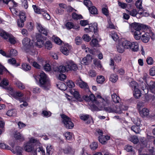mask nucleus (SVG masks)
Instances as JSON below:
<instances>
[{"mask_svg":"<svg viewBox=\"0 0 155 155\" xmlns=\"http://www.w3.org/2000/svg\"><path fill=\"white\" fill-rule=\"evenodd\" d=\"M97 97L101 102V103L98 104V107L101 108V110H104L106 112L109 113L114 112V105L110 106L109 98H103L100 95H97Z\"/></svg>","mask_w":155,"mask_h":155,"instance_id":"obj_1","label":"nucleus"},{"mask_svg":"<svg viewBox=\"0 0 155 155\" xmlns=\"http://www.w3.org/2000/svg\"><path fill=\"white\" fill-rule=\"evenodd\" d=\"M22 44L26 53L31 55L35 54V50L32 45V42L29 38H24L22 41Z\"/></svg>","mask_w":155,"mask_h":155,"instance_id":"obj_2","label":"nucleus"},{"mask_svg":"<svg viewBox=\"0 0 155 155\" xmlns=\"http://www.w3.org/2000/svg\"><path fill=\"white\" fill-rule=\"evenodd\" d=\"M39 85L40 87L45 90L48 89L50 87V82L46 74L43 72L40 75Z\"/></svg>","mask_w":155,"mask_h":155,"instance_id":"obj_3","label":"nucleus"},{"mask_svg":"<svg viewBox=\"0 0 155 155\" xmlns=\"http://www.w3.org/2000/svg\"><path fill=\"white\" fill-rule=\"evenodd\" d=\"M122 45L126 49H130L132 51H137L139 50V45L136 42H131L125 41L122 42Z\"/></svg>","mask_w":155,"mask_h":155,"instance_id":"obj_4","label":"nucleus"},{"mask_svg":"<svg viewBox=\"0 0 155 155\" xmlns=\"http://www.w3.org/2000/svg\"><path fill=\"white\" fill-rule=\"evenodd\" d=\"M61 117L65 127L68 129H72L74 126V124L71 122L70 118L64 114L61 115Z\"/></svg>","mask_w":155,"mask_h":155,"instance_id":"obj_5","label":"nucleus"},{"mask_svg":"<svg viewBox=\"0 0 155 155\" xmlns=\"http://www.w3.org/2000/svg\"><path fill=\"white\" fill-rule=\"evenodd\" d=\"M0 36L5 39L8 38L9 42L12 44H14L16 41L15 38L11 35H10L3 30L0 31Z\"/></svg>","mask_w":155,"mask_h":155,"instance_id":"obj_6","label":"nucleus"},{"mask_svg":"<svg viewBox=\"0 0 155 155\" xmlns=\"http://www.w3.org/2000/svg\"><path fill=\"white\" fill-rule=\"evenodd\" d=\"M88 92L89 94H90V95L89 96L87 95H84L83 96L84 99L88 101H91L95 103L98 106V104L101 103V102L99 100V99L97 97V95L96 96V97H95L93 94H91V93H90L89 92Z\"/></svg>","mask_w":155,"mask_h":155,"instance_id":"obj_7","label":"nucleus"},{"mask_svg":"<svg viewBox=\"0 0 155 155\" xmlns=\"http://www.w3.org/2000/svg\"><path fill=\"white\" fill-rule=\"evenodd\" d=\"M37 42L35 45L39 48H41L44 44L43 40L46 39V38L42 36L41 34H38L36 35Z\"/></svg>","mask_w":155,"mask_h":155,"instance_id":"obj_8","label":"nucleus"},{"mask_svg":"<svg viewBox=\"0 0 155 155\" xmlns=\"http://www.w3.org/2000/svg\"><path fill=\"white\" fill-rule=\"evenodd\" d=\"M76 84L81 88L83 89L87 92H88L91 93L87 83L82 81L81 79H80V80H77Z\"/></svg>","mask_w":155,"mask_h":155,"instance_id":"obj_9","label":"nucleus"},{"mask_svg":"<svg viewBox=\"0 0 155 155\" xmlns=\"http://www.w3.org/2000/svg\"><path fill=\"white\" fill-rule=\"evenodd\" d=\"M8 92L10 96L18 100L19 97H22L23 96V93L19 91L16 92L10 88L8 89Z\"/></svg>","mask_w":155,"mask_h":155,"instance_id":"obj_10","label":"nucleus"},{"mask_svg":"<svg viewBox=\"0 0 155 155\" xmlns=\"http://www.w3.org/2000/svg\"><path fill=\"white\" fill-rule=\"evenodd\" d=\"M66 66L67 71H75L78 68L76 65L71 60H68L66 63Z\"/></svg>","mask_w":155,"mask_h":155,"instance_id":"obj_11","label":"nucleus"},{"mask_svg":"<svg viewBox=\"0 0 155 155\" xmlns=\"http://www.w3.org/2000/svg\"><path fill=\"white\" fill-rule=\"evenodd\" d=\"M131 27L132 28V30L133 31H140L142 29L145 28V25H144L136 22H134L132 23L131 25Z\"/></svg>","mask_w":155,"mask_h":155,"instance_id":"obj_12","label":"nucleus"},{"mask_svg":"<svg viewBox=\"0 0 155 155\" xmlns=\"http://www.w3.org/2000/svg\"><path fill=\"white\" fill-rule=\"evenodd\" d=\"M30 142L27 143L24 147V149L26 151L30 152L33 151L34 149V146L32 143H34L36 140L35 139H31Z\"/></svg>","mask_w":155,"mask_h":155,"instance_id":"obj_13","label":"nucleus"},{"mask_svg":"<svg viewBox=\"0 0 155 155\" xmlns=\"http://www.w3.org/2000/svg\"><path fill=\"white\" fill-rule=\"evenodd\" d=\"M84 30L86 31H87V30L91 32L93 31L95 35H97L98 34L97 24L96 23H94L93 24H91L89 26L88 28H85L84 29Z\"/></svg>","mask_w":155,"mask_h":155,"instance_id":"obj_14","label":"nucleus"},{"mask_svg":"<svg viewBox=\"0 0 155 155\" xmlns=\"http://www.w3.org/2000/svg\"><path fill=\"white\" fill-rule=\"evenodd\" d=\"M80 117L81 119L85 122V123L87 124H90L91 121L92 120V117L87 114H81L80 115Z\"/></svg>","mask_w":155,"mask_h":155,"instance_id":"obj_15","label":"nucleus"},{"mask_svg":"<svg viewBox=\"0 0 155 155\" xmlns=\"http://www.w3.org/2000/svg\"><path fill=\"white\" fill-rule=\"evenodd\" d=\"M92 59L91 55L87 54L85 57L83 58L81 61V63L84 65H88L91 62Z\"/></svg>","mask_w":155,"mask_h":155,"instance_id":"obj_16","label":"nucleus"},{"mask_svg":"<svg viewBox=\"0 0 155 155\" xmlns=\"http://www.w3.org/2000/svg\"><path fill=\"white\" fill-rule=\"evenodd\" d=\"M70 92L73 95L74 97L79 102L82 101V99L81 97V96L78 91H76L75 89H73L70 91Z\"/></svg>","mask_w":155,"mask_h":155,"instance_id":"obj_17","label":"nucleus"},{"mask_svg":"<svg viewBox=\"0 0 155 155\" xmlns=\"http://www.w3.org/2000/svg\"><path fill=\"white\" fill-rule=\"evenodd\" d=\"M54 70L55 71L60 73H63L68 71L66 66H64V65H61L55 67L54 68Z\"/></svg>","mask_w":155,"mask_h":155,"instance_id":"obj_18","label":"nucleus"},{"mask_svg":"<svg viewBox=\"0 0 155 155\" xmlns=\"http://www.w3.org/2000/svg\"><path fill=\"white\" fill-rule=\"evenodd\" d=\"M37 29L39 31L46 36L48 35V31L43 28L42 25L39 24H37Z\"/></svg>","mask_w":155,"mask_h":155,"instance_id":"obj_19","label":"nucleus"},{"mask_svg":"<svg viewBox=\"0 0 155 155\" xmlns=\"http://www.w3.org/2000/svg\"><path fill=\"white\" fill-rule=\"evenodd\" d=\"M11 4L12 5L13 7H9V9L12 14L14 15V14L17 15L18 13V12L16 10V9L13 7H16L17 6V4L15 2L13 1H12L11 2Z\"/></svg>","mask_w":155,"mask_h":155,"instance_id":"obj_20","label":"nucleus"},{"mask_svg":"<svg viewBox=\"0 0 155 155\" xmlns=\"http://www.w3.org/2000/svg\"><path fill=\"white\" fill-rule=\"evenodd\" d=\"M65 26L68 29H70L71 28L77 29L79 28L78 25H74L73 23L71 22H68L65 24Z\"/></svg>","mask_w":155,"mask_h":155,"instance_id":"obj_21","label":"nucleus"},{"mask_svg":"<svg viewBox=\"0 0 155 155\" xmlns=\"http://www.w3.org/2000/svg\"><path fill=\"white\" fill-rule=\"evenodd\" d=\"M139 111L140 114L142 117L149 116V111L147 108H144L142 110H140Z\"/></svg>","mask_w":155,"mask_h":155,"instance_id":"obj_22","label":"nucleus"},{"mask_svg":"<svg viewBox=\"0 0 155 155\" xmlns=\"http://www.w3.org/2000/svg\"><path fill=\"white\" fill-rule=\"evenodd\" d=\"M110 139V137L109 136H102L98 137L99 142L102 144H105L107 141Z\"/></svg>","mask_w":155,"mask_h":155,"instance_id":"obj_23","label":"nucleus"},{"mask_svg":"<svg viewBox=\"0 0 155 155\" xmlns=\"http://www.w3.org/2000/svg\"><path fill=\"white\" fill-rule=\"evenodd\" d=\"M131 31L134 35V37L137 40H139L141 38V33L140 31H134L132 30Z\"/></svg>","mask_w":155,"mask_h":155,"instance_id":"obj_24","label":"nucleus"},{"mask_svg":"<svg viewBox=\"0 0 155 155\" xmlns=\"http://www.w3.org/2000/svg\"><path fill=\"white\" fill-rule=\"evenodd\" d=\"M147 84L148 85L149 89L150 91L153 94H155V81H151L149 85L148 84Z\"/></svg>","mask_w":155,"mask_h":155,"instance_id":"obj_25","label":"nucleus"},{"mask_svg":"<svg viewBox=\"0 0 155 155\" xmlns=\"http://www.w3.org/2000/svg\"><path fill=\"white\" fill-rule=\"evenodd\" d=\"M11 150L13 153H16L17 155H22V149L19 146H17L16 147L15 151H14L13 149H11Z\"/></svg>","mask_w":155,"mask_h":155,"instance_id":"obj_26","label":"nucleus"},{"mask_svg":"<svg viewBox=\"0 0 155 155\" xmlns=\"http://www.w3.org/2000/svg\"><path fill=\"white\" fill-rule=\"evenodd\" d=\"M112 99L115 103H119L120 101V98L116 94L113 93L111 95Z\"/></svg>","mask_w":155,"mask_h":155,"instance_id":"obj_27","label":"nucleus"},{"mask_svg":"<svg viewBox=\"0 0 155 155\" xmlns=\"http://www.w3.org/2000/svg\"><path fill=\"white\" fill-rule=\"evenodd\" d=\"M142 40L144 43L147 42L149 39V35L148 33H146L142 36Z\"/></svg>","mask_w":155,"mask_h":155,"instance_id":"obj_28","label":"nucleus"},{"mask_svg":"<svg viewBox=\"0 0 155 155\" xmlns=\"http://www.w3.org/2000/svg\"><path fill=\"white\" fill-rule=\"evenodd\" d=\"M133 94L135 98H139L141 96V93L140 91L137 88L134 90Z\"/></svg>","mask_w":155,"mask_h":155,"instance_id":"obj_29","label":"nucleus"},{"mask_svg":"<svg viewBox=\"0 0 155 155\" xmlns=\"http://www.w3.org/2000/svg\"><path fill=\"white\" fill-rule=\"evenodd\" d=\"M32 7L34 10L35 13L40 14H41V12L44 11V10L41 9L39 7L36 6V5H33Z\"/></svg>","mask_w":155,"mask_h":155,"instance_id":"obj_30","label":"nucleus"},{"mask_svg":"<svg viewBox=\"0 0 155 155\" xmlns=\"http://www.w3.org/2000/svg\"><path fill=\"white\" fill-rule=\"evenodd\" d=\"M88 10L92 14H98V11L96 8L94 6H92L90 8H89Z\"/></svg>","mask_w":155,"mask_h":155,"instance_id":"obj_31","label":"nucleus"},{"mask_svg":"<svg viewBox=\"0 0 155 155\" xmlns=\"http://www.w3.org/2000/svg\"><path fill=\"white\" fill-rule=\"evenodd\" d=\"M46 155H51L53 152V149L51 145H48L46 147Z\"/></svg>","mask_w":155,"mask_h":155,"instance_id":"obj_32","label":"nucleus"},{"mask_svg":"<svg viewBox=\"0 0 155 155\" xmlns=\"http://www.w3.org/2000/svg\"><path fill=\"white\" fill-rule=\"evenodd\" d=\"M6 114L9 116L15 117L16 116V112L15 109H12L8 111Z\"/></svg>","mask_w":155,"mask_h":155,"instance_id":"obj_33","label":"nucleus"},{"mask_svg":"<svg viewBox=\"0 0 155 155\" xmlns=\"http://www.w3.org/2000/svg\"><path fill=\"white\" fill-rule=\"evenodd\" d=\"M139 126L137 125L132 126L131 127V130L134 131L136 134L139 133L140 131Z\"/></svg>","mask_w":155,"mask_h":155,"instance_id":"obj_34","label":"nucleus"},{"mask_svg":"<svg viewBox=\"0 0 155 155\" xmlns=\"http://www.w3.org/2000/svg\"><path fill=\"white\" fill-rule=\"evenodd\" d=\"M90 45L91 46L95 47H99V45L98 43V41L97 39H93L90 42Z\"/></svg>","mask_w":155,"mask_h":155,"instance_id":"obj_35","label":"nucleus"},{"mask_svg":"<svg viewBox=\"0 0 155 155\" xmlns=\"http://www.w3.org/2000/svg\"><path fill=\"white\" fill-rule=\"evenodd\" d=\"M110 81L112 82L115 83L117 81L118 79V76L116 74H112L111 75Z\"/></svg>","mask_w":155,"mask_h":155,"instance_id":"obj_36","label":"nucleus"},{"mask_svg":"<svg viewBox=\"0 0 155 155\" xmlns=\"http://www.w3.org/2000/svg\"><path fill=\"white\" fill-rule=\"evenodd\" d=\"M105 80V79L104 77L102 75L98 76L96 79L97 83L99 84H102Z\"/></svg>","mask_w":155,"mask_h":155,"instance_id":"obj_37","label":"nucleus"},{"mask_svg":"<svg viewBox=\"0 0 155 155\" xmlns=\"http://www.w3.org/2000/svg\"><path fill=\"white\" fill-rule=\"evenodd\" d=\"M22 69L25 71L30 70L31 69L30 65L28 64L23 63L21 65Z\"/></svg>","mask_w":155,"mask_h":155,"instance_id":"obj_38","label":"nucleus"},{"mask_svg":"<svg viewBox=\"0 0 155 155\" xmlns=\"http://www.w3.org/2000/svg\"><path fill=\"white\" fill-rule=\"evenodd\" d=\"M45 48L48 50H50L52 47V45L51 41H46L45 44Z\"/></svg>","mask_w":155,"mask_h":155,"instance_id":"obj_39","label":"nucleus"},{"mask_svg":"<svg viewBox=\"0 0 155 155\" xmlns=\"http://www.w3.org/2000/svg\"><path fill=\"white\" fill-rule=\"evenodd\" d=\"M8 62L10 64L15 65L16 67L19 66L20 65L19 64H16V61L14 58L9 59L8 60Z\"/></svg>","mask_w":155,"mask_h":155,"instance_id":"obj_40","label":"nucleus"},{"mask_svg":"<svg viewBox=\"0 0 155 155\" xmlns=\"http://www.w3.org/2000/svg\"><path fill=\"white\" fill-rule=\"evenodd\" d=\"M124 48L126 49L125 47L123 46L122 42L121 44L117 46V51L120 53H122L124 51Z\"/></svg>","mask_w":155,"mask_h":155,"instance_id":"obj_41","label":"nucleus"},{"mask_svg":"<svg viewBox=\"0 0 155 155\" xmlns=\"http://www.w3.org/2000/svg\"><path fill=\"white\" fill-rule=\"evenodd\" d=\"M125 149L127 152H131L133 154L134 153L133 147L129 145H127L125 146Z\"/></svg>","mask_w":155,"mask_h":155,"instance_id":"obj_42","label":"nucleus"},{"mask_svg":"<svg viewBox=\"0 0 155 155\" xmlns=\"http://www.w3.org/2000/svg\"><path fill=\"white\" fill-rule=\"evenodd\" d=\"M72 18L75 20H78L81 19L82 18V16L81 15H78L75 12H73L72 14Z\"/></svg>","mask_w":155,"mask_h":155,"instance_id":"obj_43","label":"nucleus"},{"mask_svg":"<svg viewBox=\"0 0 155 155\" xmlns=\"http://www.w3.org/2000/svg\"><path fill=\"white\" fill-rule=\"evenodd\" d=\"M133 121L134 124L137 126H140L141 124V121L139 118L136 117L135 118H133Z\"/></svg>","mask_w":155,"mask_h":155,"instance_id":"obj_44","label":"nucleus"},{"mask_svg":"<svg viewBox=\"0 0 155 155\" xmlns=\"http://www.w3.org/2000/svg\"><path fill=\"white\" fill-rule=\"evenodd\" d=\"M130 140L134 144H137L139 142L138 138L135 136H134L131 137Z\"/></svg>","mask_w":155,"mask_h":155,"instance_id":"obj_45","label":"nucleus"},{"mask_svg":"<svg viewBox=\"0 0 155 155\" xmlns=\"http://www.w3.org/2000/svg\"><path fill=\"white\" fill-rule=\"evenodd\" d=\"M114 112L117 113L118 114H121L122 113V111L120 107V106H116L114 105Z\"/></svg>","mask_w":155,"mask_h":155,"instance_id":"obj_46","label":"nucleus"},{"mask_svg":"<svg viewBox=\"0 0 155 155\" xmlns=\"http://www.w3.org/2000/svg\"><path fill=\"white\" fill-rule=\"evenodd\" d=\"M129 14L132 16L135 17L137 14L138 12L136 9H133L130 11H128Z\"/></svg>","mask_w":155,"mask_h":155,"instance_id":"obj_47","label":"nucleus"},{"mask_svg":"<svg viewBox=\"0 0 155 155\" xmlns=\"http://www.w3.org/2000/svg\"><path fill=\"white\" fill-rule=\"evenodd\" d=\"M142 1L141 0H137L135 3L137 8L140 10L142 9Z\"/></svg>","mask_w":155,"mask_h":155,"instance_id":"obj_48","label":"nucleus"},{"mask_svg":"<svg viewBox=\"0 0 155 155\" xmlns=\"http://www.w3.org/2000/svg\"><path fill=\"white\" fill-rule=\"evenodd\" d=\"M61 50V52L65 55H68L69 52V51L68 49L64 47H62Z\"/></svg>","mask_w":155,"mask_h":155,"instance_id":"obj_49","label":"nucleus"},{"mask_svg":"<svg viewBox=\"0 0 155 155\" xmlns=\"http://www.w3.org/2000/svg\"><path fill=\"white\" fill-rule=\"evenodd\" d=\"M84 3L88 8H90L92 6V3L90 0H84Z\"/></svg>","mask_w":155,"mask_h":155,"instance_id":"obj_50","label":"nucleus"},{"mask_svg":"<svg viewBox=\"0 0 155 155\" xmlns=\"http://www.w3.org/2000/svg\"><path fill=\"white\" fill-rule=\"evenodd\" d=\"M14 137L17 140L21 139V140H24V138L19 133H17L15 134Z\"/></svg>","mask_w":155,"mask_h":155,"instance_id":"obj_51","label":"nucleus"},{"mask_svg":"<svg viewBox=\"0 0 155 155\" xmlns=\"http://www.w3.org/2000/svg\"><path fill=\"white\" fill-rule=\"evenodd\" d=\"M0 148L2 149L11 150V147L8 145L4 143H0Z\"/></svg>","mask_w":155,"mask_h":155,"instance_id":"obj_52","label":"nucleus"},{"mask_svg":"<svg viewBox=\"0 0 155 155\" xmlns=\"http://www.w3.org/2000/svg\"><path fill=\"white\" fill-rule=\"evenodd\" d=\"M42 114L45 117H48L51 116V113L49 111L44 110L42 111Z\"/></svg>","mask_w":155,"mask_h":155,"instance_id":"obj_53","label":"nucleus"},{"mask_svg":"<svg viewBox=\"0 0 155 155\" xmlns=\"http://www.w3.org/2000/svg\"><path fill=\"white\" fill-rule=\"evenodd\" d=\"M90 147L92 150H94L97 148L98 144L97 143L93 142L90 145Z\"/></svg>","mask_w":155,"mask_h":155,"instance_id":"obj_54","label":"nucleus"},{"mask_svg":"<svg viewBox=\"0 0 155 155\" xmlns=\"http://www.w3.org/2000/svg\"><path fill=\"white\" fill-rule=\"evenodd\" d=\"M63 150L64 153L69 154L71 153L72 151V148L68 146L65 149H63Z\"/></svg>","mask_w":155,"mask_h":155,"instance_id":"obj_55","label":"nucleus"},{"mask_svg":"<svg viewBox=\"0 0 155 155\" xmlns=\"http://www.w3.org/2000/svg\"><path fill=\"white\" fill-rule=\"evenodd\" d=\"M44 12H44L43 13H41L43 17L48 20H50L51 18L50 15L46 12V11L45 12L44 10Z\"/></svg>","mask_w":155,"mask_h":155,"instance_id":"obj_56","label":"nucleus"},{"mask_svg":"<svg viewBox=\"0 0 155 155\" xmlns=\"http://www.w3.org/2000/svg\"><path fill=\"white\" fill-rule=\"evenodd\" d=\"M67 85L70 88H72L75 86L74 83L71 81H69L67 83Z\"/></svg>","mask_w":155,"mask_h":155,"instance_id":"obj_57","label":"nucleus"},{"mask_svg":"<svg viewBox=\"0 0 155 155\" xmlns=\"http://www.w3.org/2000/svg\"><path fill=\"white\" fill-rule=\"evenodd\" d=\"M130 86L132 87V90L133 89L134 90L137 88L136 87L137 86V84L135 81H132L130 83Z\"/></svg>","mask_w":155,"mask_h":155,"instance_id":"obj_58","label":"nucleus"},{"mask_svg":"<svg viewBox=\"0 0 155 155\" xmlns=\"http://www.w3.org/2000/svg\"><path fill=\"white\" fill-rule=\"evenodd\" d=\"M83 39L86 41L88 42L91 39L90 37L87 34L84 35L82 37Z\"/></svg>","mask_w":155,"mask_h":155,"instance_id":"obj_59","label":"nucleus"},{"mask_svg":"<svg viewBox=\"0 0 155 155\" xmlns=\"http://www.w3.org/2000/svg\"><path fill=\"white\" fill-rule=\"evenodd\" d=\"M146 61L148 64L151 65L153 64V61L152 57H149L147 58Z\"/></svg>","mask_w":155,"mask_h":155,"instance_id":"obj_60","label":"nucleus"},{"mask_svg":"<svg viewBox=\"0 0 155 155\" xmlns=\"http://www.w3.org/2000/svg\"><path fill=\"white\" fill-rule=\"evenodd\" d=\"M72 134L70 132H67L64 135L66 138V139L69 140L72 138Z\"/></svg>","mask_w":155,"mask_h":155,"instance_id":"obj_61","label":"nucleus"},{"mask_svg":"<svg viewBox=\"0 0 155 155\" xmlns=\"http://www.w3.org/2000/svg\"><path fill=\"white\" fill-rule=\"evenodd\" d=\"M94 62L96 66L101 68V64L100 61L97 59H95L94 60Z\"/></svg>","mask_w":155,"mask_h":155,"instance_id":"obj_62","label":"nucleus"},{"mask_svg":"<svg viewBox=\"0 0 155 155\" xmlns=\"http://www.w3.org/2000/svg\"><path fill=\"white\" fill-rule=\"evenodd\" d=\"M17 55V51L15 49H11L10 52V56H16Z\"/></svg>","mask_w":155,"mask_h":155,"instance_id":"obj_63","label":"nucleus"},{"mask_svg":"<svg viewBox=\"0 0 155 155\" xmlns=\"http://www.w3.org/2000/svg\"><path fill=\"white\" fill-rule=\"evenodd\" d=\"M150 75L152 76L155 75V67H153L150 70Z\"/></svg>","mask_w":155,"mask_h":155,"instance_id":"obj_64","label":"nucleus"}]
</instances>
